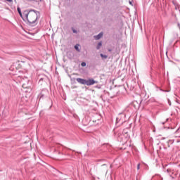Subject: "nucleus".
Listing matches in <instances>:
<instances>
[{
  "mask_svg": "<svg viewBox=\"0 0 180 180\" xmlns=\"http://www.w3.org/2000/svg\"><path fill=\"white\" fill-rule=\"evenodd\" d=\"M39 19H40V12L36 10H28L25 22H27L30 26H36V25L39 23Z\"/></svg>",
  "mask_w": 180,
  "mask_h": 180,
  "instance_id": "obj_1",
  "label": "nucleus"
},
{
  "mask_svg": "<svg viewBox=\"0 0 180 180\" xmlns=\"http://www.w3.org/2000/svg\"><path fill=\"white\" fill-rule=\"evenodd\" d=\"M8 2H12L13 0H6Z\"/></svg>",
  "mask_w": 180,
  "mask_h": 180,
  "instance_id": "obj_16",
  "label": "nucleus"
},
{
  "mask_svg": "<svg viewBox=\"0 0 180 180\" xmlns=\"http://www.w3.org/2000/svg\"><path fill=\"white\" fill-rule=\"evenodd\" d=\"M27 12H28V10H25L23 11L22 13H19L20 18H22L24 22H25L26 19H27Z\"/></svg>",
  "mask_w": 180,
  "mask_h": 180,
  "instance_id": "obj_3",
  "label": "nucleus"
},
{
  "mask_svg": "<svg viewBox=\"0 0 180 180\" xmlns=\"http://www.w3.org/2000/svg\"><path fill=\"white\" fill-rule=\"evenodd\" d=\"M79 46V44H76L75 46V50H77V51H79V48L78 47Z\"/></svg>",
  "mask_w": 180,
  "mask_h": 180,
  "instance_id": "obj_8",
  "label": "nucleus"
},
{
  "mask_svg": "<svg viewBox=\"0 0 180 180\" xmlns=\"http://www.w3.org/2000/svg\"><path fill=\"white\" fill-rule=\"evenodd\" d=\"M17 11H18V13H22V11L20 10V7H18Z\"/></svg>",
  "mask_w": 180,
  "mask_h": 180,
  "instance_id": "obj_12",
  "label": "nucleus"
},
{
  "mask_svg": "<svg viewBox=\"0 0 180 180\" xmlns=\"http://www.w3.org/2000/svg\"><path fill=\"white\" fill-rule=\"evenodd\" d=\"M43 78H41L40 79H39V84H41V82H43Z\"/></svg>",
  "mask_w": 180,
  "mask_h": 180,
  "instance_id": "obj_13",
  "label": "nucleus"
},
{
  "mask_svg": "<svg viewBox=\"0 0 180 180\" xmlns=\"http://www.w3.org/2000/svg\"><path fill=\"white\" fill-rule=\"evenodd\" d=\"M72 32H73V33H78V32L77 31V30H72Z\"/></svg>",
  "mask_w": 180,
  "mask_h": 180,
  "instance_id": "obj_14",
  "label": "nucleus"
},
{
  "mask_svg": "<svg viewBox=\"0 0 180 180\" xmlns=\"http://www.w3.org/2000/svg\"><path fill=\"white\" fill-rule=\"evenodd\" d=\"M101 57H102V58H105V59L108 58V56L103 55V53H101Z\"/></svg>",
  "mask_w": 180,
  "mask_h": 180,
  "instance_id": "obj_9",
  "label": "nucleus"
},
{
  "mask_svg": "<svg viewBox=\"0 0 180 180\" xmlns=\"http://www.w3.org/2000/svg\"><path fill=\"white\" fill-rule=\"evenodd\" d=\"M81 65H82V67H86V63L82 62Z\"/></svg>",
  "mask_w": 180,
  "mask_h": 180,
  "instance_id": "obj_11",
  "label": "nucleus"
},
{
  "mask_svg": "<svg viewBox=\"0 0 180 180\" xmlns=\"http://www.w3.org/2000/svg\"><path fill=\"white\" fill-rule=\"evenodd\" d=\"M102 36H103V33L100 32L97 36H94L96 40H99Z\"/></svg>",
  "mask_w": 180,
  "mask_h": 180,
  "instance_id": "obj_4",
  "label": "nucleus"
},
{
  "mask_svg": "<svg viewBox=\"0 0 180 180\" xmlns=\"http://www.w3.org/2000/svg\"><path fill=\"white\" fill-rule=\"evenodd\" d=\"M101 47H102V42H98L96 49L97 50H99V49H101Z\"/></svg>",
  "mask_w": 180,
  "mask_h": 180,
  "instance_id": "obj_7",
  "label": "nucleus"
},
{
  "mask_svg": "<svg viewBox=\"0 0 180 180\" xmlns=\"http://www.w3.org/2000/svg\"><path fill=\"white\" fill-rule=\"evenodd\" d=\"M77 82L81 84L82 85H87V86H91V85H94V84H98V81H95L94 79L90 78L89 79H85L82 78H77Z\"/></svg>",
  "mask_w": 180,
  "mask_h": 180,
  "instance_id": "obj_2",
  "label": "nucleus"
},
{
  "mask_svg": "<svg viewBox=\"0 0 180 180\" xmlns=\"http://www.w3.org/2000/svg\"><path fill=\"white\" fill-rule=\"evenodd\" d=\"M133 105L137 109V108H140V104H139V103H137V101H134L133 102Z\"/></svg>",
  "mask_w": 180,
  "mask_h": 180,
  "instance_id": "obj_6",
  "label": "nucleus"
},
{
  "mask_svg": "<svg viewBox=\"0 0 180 180\" xmlns=\"http://www.w3.org/2000/svg\"><path fill=\"white\" fill-rule=\"evenodd\" d=\"M45 94H47V90H42L39 95L40 98H43V96H44Z\"/></svg>",
  "mask_w": 180,
  "mask_h": 180,
  "instance_id": "obj_5",
  "label": "nucleus"
},
{
  "mask_svg": "<svg viewBox=\"0 0 180 180\" xmlns=\"http://www.w3.org/2000/svg\"><path fill=\"white\" fill-rule=\"evenodd\" d=\"M167 174H171V172H172V169H167Z\"/></svg>",
  "mask_w": 180,
  "mask_h": 180,
  "instance_id": "obj_10",
  "label": "nucleus"
},
{
  "mask_svg": "<svg viewBox=\"0 0 180 180\" xmlns=\"http://www.w3.org/2000/svg\"><path fill=\"white\" fill-rule=\"evenodd\" d=\"M137 169H140V164L137 165Z\"/></svg>",
  "mask_w": 180,
  "mask_h": 180,
  "instance_id": "obj_15",
  "label": "nucleus"
}]
</instances>
